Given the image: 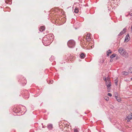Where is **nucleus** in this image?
Listing matches in <instances>:
<instances>
[{"label":"nucleus","mask_w":132,"mask_h":132,"mask_svg":"<svg viewBox=\"0 0 132 132\" xmlns=\"http://www.w3.org/2000/svg\"><path fill=\"white\" fill-rule=\"evenodd\" d=\"M118 52L120 54L124 57H128V53L126 52L125 50L122 48H119L118 50Z\"/></svg>","instance_id":"f257e3e1"},{"label":"nucleus","mask_w":132,"mask_h":132,"mask_svg":"<svg viewBox=\"0 0 132 132\" xmlns=\"http://www.w3.org/2000/svg\"><path fill=\"white\" fill-rule=\"evenodd\" d=\"M75 42L73 40H69L67 43L68 46L70 48L73 47L75 46Z\"/></svg>","instance_id":"f03ea898"},{"label":"nucleus","mask_w":132,"mask_h":132,"mask_svg":"<svg viewBox=\"0 0 132 132\" xmlns=\"http://www.w3.org/2000/svg\"><path fill=\"white\" fill-rule=\"evenodd\" d=\"M106 85L107 87L108 88V92H109L110 91H108L109 89V88L111 86V83L109 80H108V81H106Z\"/></svg>","instance_id":"7ed1b4c3"},{"label":"nucleus","mask_w":132,"mask_h":132,"mask_svg":"<svg viewBox=\"0 0 132 132\" xmlns=\"http://www.w3.org/2000/svg\"><path fill=\"white\" fill-rule=\"evenodd\" d=\"M130 39V37L128 34H127L125 37L124 41L127 42H128Z\"/></svg>","instance_id":"20e7f679"},{"label":"nucleus","mask_w":132,"mask_h":132,"mask_svg":"<svg viewBox=\"0 0 132 132\" xmlns=\"http://www.w3.org/2000/svg\"><path fill=\"white\" fill-rule=\"evenodd\" d=\"M86 39L88 42L90 41L91 39L90 37V35L89 34H87L86 37Z\"/></svg>","instance_id":"39448f33"},{"label":"nucleus","mask_w":132,"mask_h":132,"mask_svg":"<svg viewBox=\"0 0 132 132\" xmlns=\"http://www.w3.org/2000/svg\"><path fill=\"white\" fill-rule=\"evenodd\" d=\"M127 118L128 119L127 121L129 122L130 120L132 119V113L131 114L127 116Z\"/></svg>","instance_id":"423d86ee"},{"label":"nucleus","mask_w":132,"mask_h":132,"mask_svg":"<svg viewBox=\"0 0 132 132\" xmlns=\"http://www.w3.org/2000/svg\"><path fill=\"white\" fill-rule=\"evenodd\" d=\"M126 29L125 28H124L123 29V30L121 31L119 33V34L118 35L119 36H121L124 33H125L126 32Z\"/></svg>","instance_id":"0eeeda50"},{"label":"nucleus","mask_w":132,"mask_h":132,"mask_svg":"<svg viewBox=\"0 0 132 132\" xmlns=\"http://www.w3.org/2000/svg\"><path fill=\"white\" fill-rule=\"evenodd\" d=\"M47 127L50 130H51L53 128V125L51 124H49L47 125Z\"/></svg>","instance_id":"6e6552de"},{"label":"nucleus","mask_w":132,"mask_h":132,"mask_svg":"<svg viewBox=\"0 0 132 132\" xmlns=\"http://www.w3.org/2000/svg\"><path fill=\"white\" fill-rule=\"evenodd\" d=\"M45 29V28L44 26H41L39 30L40 31L42 32Z\"/></svg>","instance_id":"1a4fd4ad"},{"label":"nucleus","mask_w":132,"mask_h":132,"mask_svg":"<svg viewBox=\"0 0 132 132\" xmlns=\"http://www.w3.org/2000/svg\"><path fill=\"white\" fill-rule=\"evenodd\" d=\"M47 39H48V38H47V37H44L43 38V40H42L43 43H46L45 41H46V42L47 43Z\"/></svg>","instance_id":"9d476101"},{"label":"nucleus","mask_w":132,"mask_h":132,"mask_svg":"<svg viewBox=\"0 0 132 132\" xmlns=\"http://www.w3.org/2000/svg\"><path fill=\"white\" fill-rule=\"evenodd\" d=\"M115 97L117 100V101L118 102H120L121 100V99L120 98L118 97L117 96H115Z\"/></svg>","instance_id":"9b49d317"},{"label":"nucleus","mask_w":132,"mask_h":132,"mask_svg":"<svg viewBox=\"0 0 132 132\" xmlns=\"http://www.w3.org/2000/svg\"><path fill=\"white\" fill-rule=\"evenodd\" d=\"M112 53L111 51L110 50H108L107 52V55L108 56H109V54L111 53Z\"/></svg>","instance_id":"f8f14e48"},{"label":"nucleus","mask_w":132,"mask_h":132,"mask_svg":"<svg viewBox=\"0 0 132 132\" xmlns=\"http://www.w3.org/2000/svg\"><path fill=\"white\" fill-rule=\"evenodd\" d=\"M80 58L81 59H84L85 57V54L83 53H81L80 55Z\"/></svg>","instance_id":"ddd939ff"},{"label":"nucleus","mask_w":132,"mask_h":132,"mask_svg":"<svg viewBox=\"0 0 132 132\" xmlns=\"http://www.w3.org/2000/svg\"><path fill=\"white\" fill-rule=\"evenodd\" d=\"M122 74L124 75H128V73L126 71H123L122 72Z\"/></svg>","instance_id":"4468645a"},{"label":"nucleus","mask_w":132,"mask_h":132,"mask_svg":"<svg viewBox=\"0 0 132 132\" xmlns=\"http://www.w3.org/2000/svg\"><path fill=\"white\" fill-rule=\"evenodd\" d=\"M74 12L76 13H77L78 12V8L76 7L75 8L74 10Z\"/></svg>","instance_id":"2eb2a0df"},{"label":"nucleus","mask_w":132,"mask_h":132,"mask_svg":"<svg viewBox=\"0 0 132 132\" xmlns=\"http://www.w3.org/2000/svg\"><path fill=\"white\" fill-rule=\"evenodd\" d=\"M116 54H113L110 56V58L112 59L116 55Z\"/></svg>","instance_id":"dca6fc26"},{"label":"nucleus","mask_w":132,"mask_h":132,"mask_svg":"<svg viewBox=\"0 0 132 132\" xmlns=\"http://www.w3.org/2000/svg\"><path fill=\"white\" fill-rule=\"evenodd\" d=\"M103 80L105 81H108V80H109V78H107V79H106V77H103Z\"/></svg>","instance_id":"f3484780"},{"label":"nucleus","mask_w":132,"mask_h":132,"mask_svg":"<svg viewBox=\"0 0 132 132\" xmlns=\"http://www.w3.org/2000/svg\"><path fill=\"white\" fill-rule=\"evenodd\" d=\"M74 132H79V129L77 128L74 129Z\"/></svg>","instance_id":"a211bd4d"},{"label":"nucleus","mask_w":132,"mask_h":132,"mask_svg":"<svg viewBox=\"0 0 132 132\" xmlns=\"http://www.w3.org/2000/svg\"><path fill=\"white\" fill-rule=\"evenodd\" d=\"M129 15H130V16H132V10L129 13Z\"/></svg>","instance_id":"6ab92c4d"},{"label":"nucleus","mask_w":132,"mask_h":132,"mask_svg":"<svg viewBox=\"0 0 132 132\" xmlns=\"http://www.w3.org/2000/svg\"><path fill=\"white\" fill-rule=\"evenodd\" d=\"M71 131L70 129H69L66 130L65 131V132H70V131Z\"/></svg>","instance_id":"aec40b11"},{"label":"nucleus","mask_w":132,"mask_h":132,"mask_svg":"<svg viewBox=\"0 0 132 132\" xmlns=\"http://www.w3.org/2000/svg\"><path fill=\"white\" fill-rule=\"evenodd\" d=\"M117 81H118L117 79L115 80V83L116 85H117Z\"/></svg>","instance_id":"412c9836"},{"label":"nucleus","mask_w":132,"mask_h":132,"mask_svg":"<svg viewBox=\"0 0 132 132\" xmlns=\"http://www.w3.org/2000/svg\"><path fill=\"white\" fill-rule=\"evenodd\" d=\"M129 70L130 71V73H132V68H130L129 69Z\"/></svg>","instance_id":"4be33fe9"},{"label":"nucleus","mask_w":132,"mask_h":132,"mask_svg":"<svg viewBox=\"0 0 132 132\" xmlns=\"http://www.w3.org/2000/svg\"><path fill=\"white\" fill-rule=\"evenodd\" d=\"M108 96H112V94L110 93H108Z\"/></svg>","instance_id":"5701e85b"},{"label":"nucleus","mask_w":132,"mask_h":132,"mask_svg":"<svg viewBox=\"0 0 132 132\" xmlns=\"http://www.w3.org/2000/svg\"><path fill=\"white\" fill-rule=\"evenodd\" d=\"M52 81H50V83H52Z\"/></svg>","instance_id":"b1692460"},{"label":"nucleus","mask_w":132,"mask_h":132,"mask_svg":"<svg viewBox=\"0 0 132 132\" xmlns=\"http://www.w3.org/2000/svg\"><path fill=\"white\" fill-rule=\"evenodd\" d=\"M131 31H132V25L131 27Z\"/></svg>","instance_id":"393cba45"},{"label":"nucleus","mask_w":132,"mask_h":132,"mask_svg":"<svg viewBox=\"0 0 132 132\" xmlns=\"http://www.w3.org/2000/svg\"><path fill=\"white\" fill-rule=\"evenodd\" d=\"M5 2H6V3H7V2H6V1H5Z\"/></svg>","instance_id":"a878e982"},{"label":"nucleus","mask_w":132,"mask_h":132,"mask_svg":"<svg viewBox=\"0 0 132 132\" xmlns=\"http://www.w3.org/2000/svg\"><path fill=\"white\" fill-rule=\"evenodd\" d=\"M131 80H132V78H131Z\"/></svg>","instance_id":"bb28decb"},{"label":"nucleus","mask_w":132,"mask_h":132,"mask_svg":"<svg viewBox=\"0 0 132 132\" xmlns=\"http://www.w3.org/2000/svg\"><path fill=\"white\" fill-rule=\"evenodd\" d=\"M29 97H28L27 98H28Z\"/></svg>","instance_id":"cd10ccee"}]
</instances>
